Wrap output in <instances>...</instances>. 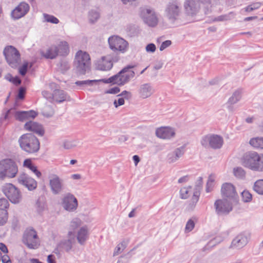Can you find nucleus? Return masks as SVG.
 I'll return each instance as SVG.
<instances>
[{
  "mask_svg": "<svg viewBox=\"0 0 263 263\" xmlns=\"http://www.w3.org/2000/svg\"><path fill=\"white\" fill-rule=\"evenodd\" d=\"M132 255L130 252L127 254L120 256L117 261V263H128Z\"/></svg>",
  "mask_w": 263,
  "mask_h": 263,
  "instance_id": "47",
  "label": "nucleus"
},
{
  "mask_svg": "<svg viewBox=\"0 0 263 263\" xmlns=\"http://www.w3.org/2000/svg\"><path fill=\"white\" fill-rule=\"evenodd\" d=\"M200 142L204 147H210L216 149L222 147L223 144V140L222 137L219 135L209 134L203 137Z\"/></svg>",
  "mask_w": 263,
  "mask_h": 263,
  "instance_id": "10",
  "label": "nucleus"
},
{
  "mask_svg": "<svg viewBox=\"0 0 263 263\" xmlns=\"http://www.w3.org/2000/svg\"><path fill=\"white\" fill-rule=\"evenodd\" d=\"M242 200L245 203L250 202L252 200V194L247 190H244L241 193Z\"/></svg>",
  "mask_w": 263,
  "mask_h": 263,
  "instance_id": "42",
  "label": "nucleus"
},
{
  "mask_svg": "<svg viewBox=\"0 0 263 263\" xmlns=\"http://www.w3.org/2000/svg\"><path fill=\"white\" fill-rule=\"evenodd\" d=\"M69 99V97L63 90L55 89L52 93V99L58 103L67 101Z\"/></svg>",
  "mask_w": 263,
  "mask_h": 263,
  "instance_id": "29",
  "label": "nucleus"
},
{
  "mask_svg": "<svg viewBox=\"0 0 263 263\" xmlns=\"http://www.w3.org/2000/svg\"><path fill=\"white\" fill-rule=\"evenodd\" d=\"M181 14V6L179 2L174 1L168 3L165 10V14L170 22L174 23L179 19Z\"/></svg>",
  "mask_w": 263,
  "mask_h": 263,
  "instance_id": "11",
  "label": "nucleus"
},
{
  "mask_svg": "<svg viewBox=\"0 0 263 263\" xmlns=\"http://www.w3.org/2000/svg\"><path fill=\"white\" fill-rule=\"evenodd\" d=\"M120 91V89L118 86H115L110 89H108L105 91L106 93L109 94H117Z\"/></svg>",
  "mask_w": 263,
  "mask_h": 263,
  "instance_id": "57",
  "label": "nucleus"
},
{
  "mask_svg": "<svg viewBox=\"0 0 263 263\" xmlns=\"http://www.w3.org/2000/svg\"><path fill=\"white\" fill-rule=\"evenodd\" d=\"M145 49L147 52H154L156 49V47L154 44L149 43L146 45Z\"/></svg>",
  "mask_w": 263,
  "mask_h": 263,
  "instance_id": "56",
  "label": "nucleus"
},
{
  "mask_svg": "<svg viewBox=\"0 0 263 263\" xmlns=\"http://www.w3.org/2000/svg\"><path fill=\"white\" fill-rule=\"evenodd\" d=\"M9 81L13 83L15 85H19L21 83V80L18 77H13V79H9Z\"/></svg>",
  "mask_w": 263,
  "mask_h": 263,
  "instance_id": "60",
  "label": "nucleus"
},
{
  "mask_svg": "<svg viewBox=\"0 0 263 263\" xmlns=\"http://www.w3.org/2000/svg\"><path fill=\"white\" fill-rule=\"evenodd\" d=\"M17 182L19 184L26 187L29 191H32L36 188V181L30 177L28 174L22 173L17 178Z\"/></svg>",
  "mask_w": 263,
  "mask_h": 263,
  "instance_id": "20",
  "label": "nucleus"
},
{
  "mask_svg": "<svg viewBox=\"0 0 263 263\" xmlns=\"http://www.w3.org/2000/svg\"><path fill=\"white\" fill-rule=\"evenodd\" d=\"M128 242V240H123L120 243H119L115 248L114 256L117 255L119 253H121L127 247Z\"/></svg>",
  "mask_w": 263,
  "mask_h": 263,
  "instance_id": "37",
  "label": "nucleus"
},
{
  "mask_svg": "<svg viewBox=\"0 0 263 263\" xmlns=\"http://www.w3.org/2000/svg\"><path fill=\"white\" fill-rule=\"evenodd\" d=\"M18 142L21 148L28 154L36 153L40 149V141L32 134L27 133L22 135L19 138Z\"/></svg>",
  "mask_w": 263,
  "mask_h": 263,
  "instance_id": "2",
  "label": "nucleus"
},
{
  "mask_svg": "<svg viewBox=\"0 0 263 263\" xmlns=\"http://www.w3.org/2000/svg\"><path fill=\"white\" fill-rule=\"evenodd\" d=\"M203 180L202 177H199L196 182L194 192H198L200 194V191L202 187Z\"/></svg>",
  "mask_w": 263,
  "mask_h": 263,
  "instance_id": "49",
  "label": "nucleus"
},
{
  "mask_svg": "<svg viewBox=\"0 0 263 263\" xmlns=\"http://www.w3.org/2000/svg\"><path fill=\"white\" fill-rule=\"evenodd\" d=\"M3 54L8 64L13 68H16L21 62V54L19 51L14 46H6Z\"/></svg>",
  "mask_w": 263,
  "mask_h": 263,
  "instance_id": "6",
  "label": "nucleus"
},
{
  "mask_svg": "<svg viewBox=\"0 0 263 263\" xmlns=\"http://www.w3.org/2000/svg\"><path fill=\"white\" fill-rule=\"evenodd\" d=\"M8 218V212L0 211V226H4L7 221Z\"/></svg>",
  "mask_w": 263,
  "mask_h": 263,
  "instance_id": "45",
  "label": "nucleus"
},
{
  "mask_svg": "<svg viewBox=\"0 0 263 263\" xmlns=\"http://www.w3.org/2000/svg\"><path fill=\"white\" fill-rule=\"evenodd\" d=\"M250 239V235L243 232L237 235L232 241L230 249L240 250L246 246Z\"/></svg>",
  "mask_w": 263,
  "mask_h": 263,
  "instance_id": "16",
  "label": "nucleus"
},
{
  "mask_svg": "<svg viewBox=\"0 0 263 263\" xmlns=\"http://www.w3.org/2000/svg\"><path fill=\"white\" fill-rule=\"evenodd\" d=\"M134 67L135 65H128L122 68L117 74L108 79H102L99 80V81L105 84L110 83L117 84L119 86H124L127 84L135 77V71L130 70Z\"/></svg>",
  "mask_w": 263,
  "mask_h": 263,
  "instance_id": "1",
  "label": "nucleus"
},
{
  "mask_svg": "<svg viewBox=\"0 0 263 263\" xmlns=\"http://www.w3.org/2000/svg\"><path fill=\"white\" fill-rule=\"evenodd\" d=\"M11 115L14 116L16 120L23 122L30 121V119H34L37 116V112L33 110L15 111V109L13 108V112L11 113Z\"/></svg>",
  "mask_w": 263,
  "mask_h": 263,
  "instance_id": "18",
  "label": "nucleus"
},
{
  "mask_svg": "<svg viewBox=\"0 0 263 263\" xmlns=\"http://www.w3.org/2000/svg\"><path fill=\"white\" fill-rule=\"evenodd\" d=\"M184 7L186 13L191 16L196 15L200 8L199 2L195 0H185Z\"/></svg>",
  "mask_w": 263,
  "mask_h": 263,
  "instance_id": "23",
  "label": "nucleus"
},
{
  "mask_svg": "<svg viewBox=\"0 0 263 263\" xmlns=\"http://www.w3.org/2000/svg\"><path fill=\"white\" fill-rule=\"evenodd\" d=\"M18 173L16 163L11 159H5L0 161V179L13 178Z\"/></svg>",
  "mask_w": 263,
  "mask_h": 263,
  "instance_id": "4",
  "label": "nucleus"
},
{
  "mask_svg": "<svg viewBox=\"0 0 263 263\" xmlns=\"http://www.w3.org/2000/svg\"><path fill=\"white\" fill-rule=\"evenodd\" d=\"M90 58L87 52L78 51L75 55L74 66L78 75H84L90 69Z\"/></svg>",
  "mask_w": 263,
  "mask_h": 263,
  "instance_id": "3",
  "label": "nucleus"
},
{
  "mask_svg": "<svg viewBox=\"0 0 263 263\" xmlns=\"http://www.w3.org/2000/svg\"><path fill=\"white\" fill-rule=\"evenodd\" d=\"M22 242L30 249H36L40 246V240L36 231L33 228L25 230L23 233Z\"/></svg>",
  "mask_w": 263,
  "mask_h": 263,
  "instance_id": "5",
  "label": "nucleus"
},
{
  "mask_svg": "<svg viewBox=\"0 0 263 263\" xmlns=\"http://www.w3.org/2000/svg\"><path fill=\"white\" fill-rule=\"evenodd\" d=\"M57 47L59 49V53L61 55L66 56L68 54L69 50L68 44L67 42H61Z\"/></svg>",
  "mask_w": 263,
  "mask_h": 263,
  "instance_id": "32",
  "label": "nucleus"
},
{
  "mask_svg": "<svg viewBox=\"0 0 263 263\" xmlns=\"http://www.w3.org/2000/svg\"><path fill=\"white\" fill-rule=\"evenodd\" d=\"M98 82H100L99 80H84V81H77L75 82L76 85L81 87L83 88L86 86H92L94 83H96Z\"/></svg>",
  "mask_w": 263,
  "mask_h": 263,
  "instance_id": "38",
  "label": "nucleus"
},
{
  "mask_svg": "<svg viewBox=\"0 0 263 263\" xmlns=\"http://www.w3.org/2000/svg\"><path fill=\"white\" fill-rule=\"evenodd\" d=\"M184 147L181 146L175 149L172 153L167 156V161L169 163L176 162L184 154Z\"/></svg>",
  "mask_w": 263,
  "mask_h": 263,
  "instance_id": "28",
  "label": "nucleus"
},
{
  "mask_svg": "<svg viewBox=\"0 0 263 263\" xmlns=\"http://www.w3.org/2000/svg\"><path fill=\"white\" fill-rule=\"evenodd\" d=\"M233 174L236 178L239 179H243L246 176V172L241 167H234Z\"/></svg>",
  "mask_w": 263,
  "mask_h": 263,
  "instance_id": "39",
  "label": "nucleus"
},
{
  "mask_svg": "<svg viewBox=\"0 0 263 263\" xmlns=\"http://www.w3.org/2000/svg\"><path fill=\"white\" fill-rule=\"evenodd\" d=\"M75 236L72 231H69L68 238L63 239L58 243V247L61 251L69 252L72 249L73 245L75 243Z\"/></svg>",
  "mask_w": 263,
  "mask_h": 263,
  "instance_id": "21",
  "label": "nucleus"
},
{
  "mask_svg": "<svg viewBox=\"0 0 263 263\" xmlns=\"http://www.w3.org/2000/svg\"><path fill=\"white\" fill-rule=\"evenodd\" d=\"M88 17L89 23L91 24H94L100 18V13L97 10H91L88 12Z\"/></svg>",
  "mask_w": 263,
  "mask_h": 263,
  "instance_id": "35",
  "label": "nucleus"
},
{
  "mask_svg": "<svg viewBox=\"0 0 263 263\" xmlns=\"http://www.w3.org/2000/svg\"><path fill=\"white\" fill-rule=\"evenodd\" d=\"M2 261L3 263H12L9 257L7 255H4L2 256Z\"/></svg>",
  "mask_w": 263,
  "mask_h": 263,
  "instance_id": "62",
  "label": "nucleus"
},
{
  "mask_svg": "<svg viewBox=\"0 0 263 263\" xmlns=\"http://www.w3.org/2000/svg\"><path fill=\"white\" fill-rule=\"evenodd\" d=\"M255 171L263 172V154L259 155V160L257 163Z\"/></svg>",
  "mask_w": 263,
  "mask_h": 263,
  "instance_id": "50",
  "label": "nucleus"
},
{
  "mask_svg": "<svg viewBox=\"0 0 263 263\" xmlns=\"http://www.w3.org/2000/svg\"><path fill=\"white\" fill-rule=\"evenodd\" d=\"M235 14L234 12H231L228 14L220 15L215 18V21L218 22H222L231 20L233 18Z\"/></svg>",
  "mask_w": 263,
  "mask_h": 263,
  "instance_id": "40",
  "label": "nucleus"
},
{
  "mask_svg": "<svg viewBox=\"0 0 263 263\" xmlns=\"http://www.w3.org/2000/svg\"><path fill=\"white\" fill-rule=\"evenodd\" d=\"M242 96V89H238L236 90L229 99L227 104H234L239 102Z\"/></svg>",
  "mask_w": 263,
  "mask_h": 263,
  "instance_id": "31",
  "label": "nucleus"
},
{
  "mask_svg": "<svg viewBox=\"0 0 263 263\" xmlns=\"http://www.w3.org/2000/svg\"><path fill=\"white\" fill-rule=\"evenodd\" d=\"M88 230L85 227H82L78 232L77 240L78 242L84 245L88 239Z\"/></svg>",
  "mask_w": 263,
  "mask_h": 263,
  "instance_id": "30",
  "label": "nucleus"
},
{
  "mask_svg": "<svg viewBox=\"0 0 263 263\" xmlns=\"http://www.w3.org/2000/svg\"><path fill=\"white\" fill-rule=\"evenodd\" d=\"M200 193L198 192H194L193 196L191 200L190 203L188 205L189 210H193L199 200Z\"/></svg>",
  "mask_w": 263,
  "mask_h": 263,
  "instance_id": "36",
  "label": "nucleus"
},
{
  "mask_svg": "<svg viewBox=\"0 0 263 263\" xmlns=\"http://www.w3.org/2000/svg\"><path fill=\"white\" fill-rule=\"evenodd\" d=\"M140 16L144 22L150 27L156 26L158 22V18L154 11L151 9L141 8Z\"/></svg>",
  "mask_w": 263,
  "mask_h": 263,
  "instance_id": "15",
  "label": "nucleus"
},
{
  "mask_svg": "<svg viewBox=\"0 0 263 263\" xmlns=\"http://www.w3.org/2000/svg\"><path fill=\"white\" fill-rule=\"evenodd\" d=\"M62 205L67 211H73L78 206L77 199L72 194L67 193L63 198Z\"/></svg>",
  "mask_w": 263,
  "mask_h": 263,
  "instance_id": "22",
  "label": "nucleus"
},
{
  "mask_svg": "<svg viewBox=\"0 0 263 263\" xmlns=\"http://www.w3.org/2000/svg\"><path fill=\"white\" fill-rule=\"evenodd\" d=\"M48 263H56L55 261V257L53 255H49L47 257Z\"/></svg>",
  "mask_w": 263,
  "mask_h": 263,
  "instance_id": "64",
  "label": "nucleus"
},
{
  "mask_svg": "<svg viewBox=\"0 0 263 263\" xmlns=\"http://www.w3.org/2000/svg\"><path fill=\"white\" fill-rule=\"evenodd\" d=\"M180 197L182 199H187L189 197V195H188L189 190L186 187H183V188L181 189V190L180 191Z\"/></svg>",
  "mask_w": 263,
  "mask_h": 263,
  "instance_id": "54",
  "label": "nucleus"
},
{
  "mask_svg": "<svg viewBox=\"0 0 263 263\" xmlns=\"http://www.w3.org/2000/svg\"><path fill=\"white\" fill-rule=\"evenodd\" d=\"M26 93V88L23 87H21L18 91V93L16 96L17 99L23 100L25 98V94Z\"/></svg>",
  "mask_w": 263,
  "mask_h": 263,
  "instance_id": "51",
  "label": "nucleus"
},
{
  "mask_svg": "<svg viewBox=\"0 0 263 263\" xmlns=\"http://www.w3.org/2000/svg\"><path fill=\"white\" fill-rule=\"evenodd\" d=\"M24 128L27 130L33 132L40 136H43L45 133L41 124L31 120L26 122L24 125Z\"/></svg>",
  "mask_w": 263,
  "mask_h": 263,
  "instance_id": "25",
  "label": "nucleus"
},
{
  "mask_svg": "<svg viewBox=\"0 0 263 263\" xmlns=\"http://www.w3.org/2000/svg\"><path fill=\"white\" fill-rule=\"evenodd\" d=\"M13 112V108L8 109L5 112H3L0 117V127L2 126L3 123L8 120Z\"/></svg>",
  "mask_w": 263,
  "mask_h": 263,
  "instance_id": "41",
  "label": "nucleus"
},
{
  "mask_svg": "<svg viewBox=\"0 0 263 263\" xmlns=\"http://www.w3.org/2000/svg\"><path fill=\"white\" fill-rule=\"evenodd\" d=\"M49 186L53 194H59L64 189L63 180L58 175L53 174L49 177Z\"/></svg>",
  "mask_w": 263,
  "mask_h": 263,
  "instance_id": "17",
  "label": "nucleus"
},
{
  "mask_svg": "<svg viewBox=\"0 0 263 263\" xmlns=\"http://www.w3.org/2000/svg\"><path fill=\"white\" fill-rule=\"evenodd\" d=\"M156 136L162 139H170L174 137L175 132L173 128L169 127H162L156 131Z\"/></svg>",
  "mask_w": 263,
  "mask_h": 263,
  "instance_id": "26",
  "label": "nucleus"
},
{
  "mask_svg": "<svg viewBox=\"0 0 263 263\" xmlns=\"http://www.w3.org/2000/svg\"><path fill=\"white\" fill-rule=\"evenodd\" d=\"M2 191L10 202L14 204L19 203L22 199V195L18 188L11 183H7L2 187Z\"/></svg>",
  "mask_w": 263,
  "mask_h": 263,
  "instance_id": "8",
  "label": "nucleus"
},
{
  "mask_svg": "<svg viewBox=\"0 0 263 263\" xmlns=\"http://www.w3.org/2000/svg\"><path fill=\"white\" fill-rule=\"evenodd\" d=\"M33 165L32 161L30 159H26L23 162V166L27 168H30Z\"/></svg>",
  "mask_w": 263,
  "mask_h": 263,
  "instance_id": "61",
  "label": "nucleus"
},
{
  "mask_svg": "<svg viewBox=\"0 0 263 263\" xmlns=\"http://www.w3.org/2000/svg\"><path fill=\"white\" fill-rule=\"evenodd\" d=\"M253 189L258 194L263 195V179L256 181L254 183Z\"/></svg>",
  "mask_w": 263,
  "mask_h": 263,
  "instance_id": "33",
  "label": "nucleus"
},
{
  "mask_svg": "<svg viewBox=\"0 0 263 263\" xmlns=\"http://www.w3.org/2000/svg\"><path fill=\"white\" fill-rule=\"evenodd\" d=\"M9 207V203L7 199L5 198H0V211H5L8 212L7 210Z\"/></svg>",
  "mask_w": 263,
  "mask_h": 263,
  "instance_id": "44",
  "label": "nucleus"
},
{
  "mask_svg": "<svg viewBox=\"0 0 263 263\" xmlns=\"http://www.w3.org/2000/svg\"><path fill=\"white\" fill-rule=\"evenodd\" d=\"M194 221L192 219H190L187 221L186 224L185 231L187 232H190L194 229Z\"/></svg>",
  "mask_w": 263,
  "mask_h": 263,
  "instance_id": "52",
  "label": "nucleus"
},
{
  "mask_svg": "<svg viewBox=\"0 0 263 263\" xmlns=\"http://www.w3.org/2000/svg\"><path fill=\"white\" fill-rule=\"evenodd\" d=\"M81 224V220L79 218H74L70 222V227L74 230L76 228L80 227Z\"/></svg>",
  "mask_w": 263,
  "mask_h": 263,
  "instance_id": "48",
  "label": "nucleus"
},
{
  "mask_svg": "<svg viewBox=\"0 0 263 263\" xmlns=\"http://www.w3.org/2000/svg\"><path fill=\"white\" fill-rule=\"evenodd\" d=\"M30 10L29 5L25 2H21L11 12L13 20H17L26 15Z\"/></svg>",
  "mask_w": 263,
  "mask_h": 263,
  "instance_id": "19",
  "label": "nucleus"
},
{
  "mask_svg": "<svg viewBox=\"0 0 263 263\" xmlns=\"http://www.w3.org/2000/svg\"><path fill=\"white\" fill-rule=\"evenodd\" d=\"M109 48L119 55V53H124L128 49V42L119 36L114 35L108 39Z\"/></svg>",
  "mask_w": 263,
  "mask_h": 263,
  "instance_id": "7",
  "label": "nucleus"
},
{
  "mask_svg": "<svg viewBox=\"0 0 263 263\" xmlns=\"http://www.w3.org/2000/svg\"><path fill=\"white\" fill-rule=\"evenodd\" d=\"M60 68L62 72H65L70 68V64L69 62L64 59L60 62Z\"/></svg>",
  "mask_w": 263,
  "mask_h": 263,
  "instance_id": "46",
  "label": "nucleus"
},
{
  "mask_svg": "<svg viewBox=\"0 0 263 263\" xmlns=\"http://www.w3.org/2000/svg\"><path fill=\"white\" fill-rule=\"evenodd\" d=\"M58 54L59 49L55 45H52L47 48L46 51H41V55L47 59H55Z\"/></svg>",
  "mask_w": 263,
  "mask_h": 263,
  "instance_id": "27",
  "label": "nucleus"
},
{
  "mask_svg": "<svg viewBox=\"0 0 263 263\" xmlns=\"http://www.w3.org/2000/svg\"><path fill=\"white\" fill-rule=\"evenodd\" d=\"M42 95L44 96V97L46 98L47 99H50V98L52 99V93H50L48 91H46V90L43 91Z\"/></svg>",
  "mask_w": 263,
  "mask_h": 263,
  "instance_id": "63",
  "label": "nucleus"
},
{
  "mask_svg": "<svg viewBox=\"0 0 263 263\" xmlns=\"http://www.w3.org/2000/svg\"><path fill=\"white\" fill-rule=\"evenodd\" d=\"M120 56L117 54H108L102 57L97 61L96 68L98 70L102 71L109 70L113 66V62H117L120 59Z\"/></svg>",
  "mask_w": 263,
  "mask_h": 263,
  "instance_id": "9",
  "label": "nucleus"
},
{
  "mask_svg": "<svg viewBox=\"0 0 263 263\" xmlns=\"http://www.w3.org/2000/svg\"><path fill=\"white\" fill-rule=\"evenodd\" d=\"M125 101L123 98H120L118 100H115L114 101V105L116 108H117L119 106H121L124 104Z\"/></svg>",
  "mask_w": 263,
  "mask_h": 263,
  "instance_id": "58",
  "label": "nucleus"
},
{
  "mask_svg": "<svg viewBox=\"0 0 263 263\" xmlns=\"http://www.w3.org/2000/svg\"><path fill=\"white\" fill-rule=\"evenodd\" d=\"M215 212L218 216L228 215L233 210L234 205L233 202L228 199H217L214 202Z\"/></svg>",
  "mask_w": 263,
  "mask_h": 263,
  "instance_id": "14",
  "label": "nucleus"
},
{
  "mask_svg": "<svg viewBox=\"0 0 263 263\" xmlns=\"http://www.w3.org/2000/svg\"><path fill=\"white\" fill-rule=\"evenodd\" d=\"M118 97H123L124 99H128L131 97V93L128 91L124 90L117 96Z\"/></svg>",
  "mask_w": 263,
  "mask_h": 263,
  "instance_id": "59",
  "label": "nucleus"
},
{
  "mask_svg": "<svg viewBox=\"0 0 263 263\" xmlns=\"http://www.w3.org/2000/svg\"><path fill=\"white\" fill-rule=\"evenodd\" d=\"M28 67V63L27 62L24 63L19 69L20 74L22 76H25L27 73Z\"/></svg>",
  "mask_w": 263,
  "mask_h": 263,
  "instance_id": "53",
  "label": "nucleus"
},
{
  "mask_svg": "<svg viewBox=\"0 0 263 263\" xmlns=\"http://www.w3.org/2000/svg\"><path fill=\"white\" fill-rule=\"evenodd\" d=\"M250 144L254 147L263 148V137H256L252 138L249 142Z\"/></svg>",
  "mask_w": 263,
  "mask_h": 263,
  "instance_id": "34",
  "label": "nucleus"
},
{
  "mask_svg": "<svg viewBox=\"0 0 263 263\" xmlns=\"http://www.w3.org/2000/svg\"><path fill=\"white\" fill-rule=\"evenodd\" d=\"M222 195L228 199L229 201L233 202L234 205H238L239 199L238 194L236 192L235 187L231 183H224L222 184L221 189Z\"/></svg>",
  "mask_w": 263,
  "mask_h": 263,
  "instance_id": "13",
  "label": "nucleus"
},
{
  "mask_svg": "<svg viewBox=\"0 0 263 263\" xmlns=\"http://www.w3.org/2000/svg\"><path fill=\"white\" fill-rule=\"evenodd\" d=\"M138 92L140 98L144 99L150 97L155 92V89L151 83H146L139 86Z\"/></svg>",
  "mask_w": 263,
  "mask_h": 263,
  "instance_id": "24",
  "label": "nucleus"
},
{
  "mask_svg": "<svg viewBox=\"0 0 263 263\" xmlns=\"http://www.w3.org/2000/svg\"><path fill=\"white\" fill-rule=\"evenodd\" d=\"M259 160V155L256 152L249 151L245 153L241 158V164L245 167L255 171Z\"/></svg>",
  "mask_w": 263,
  "mask_h": 263,
  "instance_id": "12",
  "label": "nucleus"
},
{
  "mask_svg": "<svg viewBox=\"0 0 263 263\" xmlns=\"http://www.w3.org/2000/svg\"><path fill=\"white\" fill-rule=\"evenodd\" d=\"M172 44V42L170 40H166L162 43L161 44L159 49L160 51H163L167 47H169Z\"/></svg>",
  "mask_w": 263,
  "mask_h": 263,
  "instance_id": "55",
  "label": "nucleus"
},
{
  "mask_svg": "<svg viewBox=\"0 0 263 263\" xmlns=\"http://www.w3.org/2000/svg\"><path fill=\"white\" fill-rule=\"evenodd\" d=\"M43 16L45 21L47 22L51 23L54 24H57L59 23V20L53 15L46 13H44Z\"/></svg>",
  "mask_w": 263,
  "mask_h": 263,
  "instance_id": "43",
  "label": "nucleus"
}]
</instances>
